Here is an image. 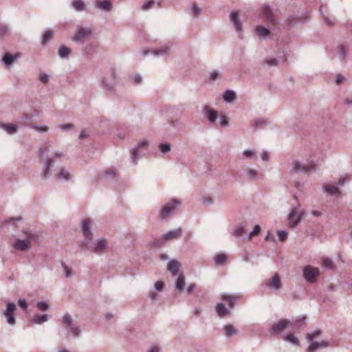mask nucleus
Instances as JSON below:
<instances>
[{"mask_svg":"<svg viewBox=\"0 0 352 352\" xmlns=\"http://www.w3.org/2000/svg\"><path fill=\"white\" fill-rule=\"evenodd\" d=\"M91 241L82 240L80 242V248L83 250H89L96 254L104 253L107 248V241L105 239L101 238L91 243Z\"/></svg>","mask_w":352,"mask_h":352,"instance_id":"nucleus-1","label":"nucleus"},{"mask_svg":"<svg viewBox=\"0 0 352 352\" xmlns=\"http://www.w3.org/2000/svg\"><path fill=\"white\" fill-rule=\"evenodd\" d=\"M62 324L67 331L66 338L68 339L70 336L79 337L81 333L80 327L74 323V320L69 314H65L62 319Z\"/></svg>","mask_w":352,"mask_h":352,"instance_id":"nucleus-2","label":"nucleus"},{"mask_svg":"<svg viewBox=\"0 0 352 352\" xmlns=\"http://www.w3.org/2000/svg\"><path fill=\"white\" fill-rule=\"evenodd\" d=\"M64 156L63 152L56 151L52 153V157H47L45 160L44 164L42 168L41 173V177L43 179H47L51 175V168L54 167L53 162L56 159L62 158Z\"/></svg>","mask_w":352,"mask_h":352,"instance_id":"nucleus-3","label":"nucleus"},{"mask_svg":"<svg viewBox=\"0 0 352 352\" xmlns=\"http://www.w3.org/2000/svg\"><path fill=\"white\" fill-rule=\"evenodd\" d=\"M181 205V201L177 199H173L160 210V216L162 219H166L168 217L175 214L178 208Z\"/></svg>","mask_w":352,"mask_h":352,"instance_id":"nucleus-4","label":"nucleus"},{"mask_svg":"<svg viewBox=\"0 0 352 352\" xmlns=\"http://www.w3.org/2000/svg\"><path fill=\"white\" fill-rule=\"evenodd\" d=\"M148 141L144 139L140 140L138 145L133 148L131 151V162L133 165H136L140 157L144 155V151L147 150Z\"/></svg>","mask_w":352,"mask_h":352,"instance_id":"nucleus-5","label":"nucleus"},{"mask_svg":"<svg viewBox=\"0 0 352 352\" xmlns=\"http://www.w3.org/2000/svg\"><path fill=\"white\" fill-rule=\"evenodd\" d=\"M92 35V30L89 27H78L72 41L77 44H82Z\"/></svg>","mask_w":352,"mask_h":352,"instance_id":"nucleus-6","label":"nucleus"},{"mask_svg":"<svg viewBox=\"0 0 352 352\" xmlns=\"http://www.w3.org/2000/svg\"><path fill=\"white\" fill-rule=\"evenodd\" d=\"M320 274V270L312 265H306L302 269V276L305 280L309 283H316Z\"/></svg>","mask_w":352,"mask_h":352,"instance_id":"nucleus-7","label":"nucleus"},{"mask_svg":"<svg viewBox=\"0 0 352 352\" xmlns=\"http://www.w3.org/2000/svg\"><path fill=\"white\" fill-rule=\"evenodd\" d=\"M26 238L25 239H16L13 243V248L18 251H27L31 248V240L34 238V235L30 232H25Z\"/></svg>","mask_w":352,"mask_h":352,"instance_id":"nucleus-8","label":"nucleus"},{"mask_svg":"<svg viewBox=\"0 0 352 352\" xmlns=\"http://www.w3.org/2000/svg\"><path fill=\"white\" fill-rule=\"evenodd\" d=\"M304 215V212L300 211L298 208L291 209L288 215V225L290 228H295L301 221Z\"/></svg>","mask_w":352,"mask_h":352,"instance_id":"nucleus-9","label":"nucleus"},{"mask_svg":"<svg viewBox=\"0 0 352 352\" xmlns=\"http://www.w3.org/2000/svg\"><path fill=\"white\" fill-rule=\"evenodd\" d=\"M16 309V305L13 302H8L6 310L3 314L6 319V322L10 325H14L16 323V319L14 317V311Z\"/></svg>","mask_w":352,"mask_h":352,"instance_id":"nucleus-10","label":"nucleus"},{"mask_svg":"<svg viewBox=\"0 0 352 352\" xmlns=\"http://www.w3.org/2000/svg\"><path fill=\"white\" fill-rule=\"evenodd\" d=\"M292 168L296 172L306 173L310 170L315 171L316 168L313 162L303 164L298 161H294L292 162Z\"/></svg>","mask_w":352,"mask_h":352,"instance_id":"nucleus-11","label":"nucleus"},{"mask_svg":"<svg viewBox=\"0 0 352 352\" xmlns=\"http://www.w3.org/2000/svg\"><path fill=\"white\" fill-rule=\"evenodd\" d=\"M348 52V46L340 44L332 51V58H338L340 61H344L347 57Z\"/></svg>","mask_w":352,"mask_h":352,"instance_id":"nucleus-12","label":"nucleus"},{"mask_svg":"<svg viewBox=\"0 0 352 352\" xmlns=\"http://www.w3.org/2000/svg\"><path fill=\"white\" fill-rule=\"evenodd\" d=\"M265 285V287L274 290H278L281 289L282 283L279 274L276 273L271 279L266 280Z\"/></svg>","mask_w":352,"mask_h":352,"instance_id":"nucleus-13","label":"nucleus"},{"mask_svg":"<svg viewBox=\"0 0 352 352\" xmlns=\"http://www.w3.org/2000/svg\"><path fill=\"white\" fill-rule=\"evenodd\" d=\"M81 230L85 237L84 240L92 241L93 233L91 230V221L89 219H85L82 221Z\"/></svg>","mask_w":352,"mask_h":352,"instance_id":"nucleus-14","label":"nucleus"},{"mask_svg":"<svg viewBox=\"0 0 352 352\" xmlns=\"http://www.w3.org/2000/svg\"><path fill=\"white\" fill-rule=\"evenodd\" d=\"M205 116L206 117V118L208 119L209 123L212 125H213L217 119L218 118V114H217V112L211 109L209 106L208 105H206L204 107V111H203Z\"/></svg>","mask_w":352,"mask_h":352,"instance_id":"nucleus-15","label":"nucleus"},{"mask_svg":"<svg viewBox=\"0 0 352 352\" xmlns=\"http://www.w3.org/2000/svg\"><path fill=\"white\" fill-rule=\"evenodd\" d=\"M170 52V47L164 45L157 50H144L142 52L143 56H146L148 54H151L155 56H162L168 54Z\"/></svg>","mask_w":352,"mask_h":352,"instance_id":"nucleus-16","label":"nucleus"},{"mask_svg":"<svg viewBox=\"0 0 352 352\" xmlns=\"http://www.w3.org/2000/svg\"><path fill=\"white\" fill-rule=\"evenodd\" d=\"M290 320L287 319H281L278 322L274 323L272 327V331L273 333H278L284 330L289 324Z\"/></svg>","mask_w":352,"mask_h":352,"instance_id":"nucleus-17","label":"nucleus"},{"mask_svg":"<svg viewBox=\"0 0 352 352\" xmlns=\"http://www.w3.org/2000/svg\"><path fill=\"white\" fill-rule=\"evenodd\" d=\"M56 177L61 181L68 182L72 179L71 174L63 167H59L57 169Z\"/></svg>","mask_w":352,"mask_h":352,"instance_id":"nucleus-18","label":"nucleus"},{"mask_svg":"<svg viewBox=\"0 0 352 352\" xmlns=\"http://www.w3.org/2000/svg\"><path fill=\"white\" fill-rule=\"evenodd\" d=\"M182 232V229L181 228L169 230L167 233L163 235V239L164 241L175 240L181 236Z\"/></svg>","mask_w":352,"mask_h":352,"instance_id":"nucleus-19","label":"nucleus"},{"mask_svg":"<svg viewBox=\"0 0 352 352\" xmlns=\"http://www.w3.org/2000/svg\"><path fill=\"white\" fill-rule=\"evenodd\" d=\"M261 15L264 17L267 21L272 24H275V18L274 16L268 6H263V10L261 11Z\"/></svg>","mask_w":352,"mask_h":352,"instance_id":"nucleus-20","label":"nucleus"},{"mask_svg":"<svg viewBox=\"0 0 352 352\" xmlns=\"http://www.w3.org/2000/svg\"><path fill=\"white\" fill-rule=\"evenodd\" d=\"M230 19L233 23L236 32H240L242 31V25L239 20L238 13L235 11H232L230 14Z\"/></svg>","mask_w":352,"mask_h":352,"instance_id":"nucleus-21","label":"nucleus"},{"mask_svg":"<svg viewBox=\"0 0 352 352\" xmlns=\"http://www.w3.org/2000/svg\"><path fill=\"white\" fill-rule=\"evenodd\" d=\"M215 311L217 316L220 318H223L230 314L229 308H226L225 305L222 302H218L217 304Z\"/></svg>","mask_w":352,"mask_h":352,"instance_id":"nucleus-22","label":"nucleus"},{"mask_svg":"<svg viewBox=\"0 0 352 352\" xmlns=\"http://www.w3.org/2000/svg\"><path fill=\"white\" fill-rule=\"evenodd\" d=\"M241 298L240 296L236 295H228V294H223L221 296V299L228 303V308L232 309L234 306V302Z\"/></svg>","mask_w":352,"mask_h":352,"instance_id":"nucleus-23","label":"nucleus"},{"mask_svg":"<svg viewBox=\"0 0 352 352\" xmlns=\"http://www.w3.org/2000/svg\"><path fill=\"white\" fill-rule=\"evenodd\" d=\"M180 263L175 259L170 261L168 263L167 270L173 276H176L178 273Z\"/></svg>","mask_w":352,"mask_h":352,"instance_id":"nucleus-24","label":"nucleus"},{"mask_svg":"<svg viewBox=\"0 0 352 352\" xmlns=\"http://www.w3.org/2000/svg\"><path fill=\"white\" fill-rule=\"evenodd\" d=\"M96 6L100 10L107 12L111 10L113 8L112 3L110 0L97 1Z\"/></svg>","mask_w":352,"mask_h":352,"instance_id":"nucleus-25","label":"nucleus"},{"mask_svg":"<svg viewBox=\"0 0 352 352\" xmlns=\"http://www.w3.org/2000/svg\"><path fill=\"white\" fill-rule=\"evenodd\" d=\"M19 56V54L18 53L15 54H11L10 53L7 52L3 57V61L6 65L9 66L12 64Z\"/></svg>","mask_w":352,"mask_h":352,"instance_id":"nucleus-26","label":"nucleus"},{"mask_svg":"<svg viewBox=\"0 0 352 352\" xmlns=\"http://www.w3.org/2000/svg\"><path fill=\"white\" fill-rule=\"evenodd\" d=\"M323 190L324 192L331 195H339L340 193V191L338 189V188L334 185H324L323 186Z\"/></svg>","mask_w":352,"mask_h":352,"instance_id":"nucleus-27","label":"nucleus"},{"mask_svg":"<svg viewBox=\"0 0 352 352\" xmlns=\"http://www.w3.org/2000/svg\"><path fill=\"white\" fill-rule=\"evenodd\" d=\"M185 285V278L183 274H179L177 277V279L175 283V289L181 292L184 289Z\"/></svg>","mask_w":352,"mask_h":352,"instance_id":"nucleus-28","label":"nucleus"},{"mask_svg":"<svg viewBox=\"0 0 352 352\" xmlns=\"http://www.w3.org/2000/svg\"><path fill=\"white\" fill-rule=\"evenodd\" d=\"M322 267L330 270H335L336 265L333 261L327 257H324L322 258V262L321 264Z\"/></svg>","mask_w":352,"mask_h":352,"instance_id":"nucleus-29","label":"nucleus"},{"mask_svg":"<svg viewBox=\"0 0 352 352\" xmlns=\"http://www.w3.org/2000/svg\"><path fill=\"white\" fill-rule=\"evenodd\" d=\"M1 127L8 134L12 135L17 131V126L13 124H1Z\"/></svg>","mask_w":352,"mask_h":352,"instance_id":"nucleus-30","label":"nucleus"},{"mask_svg":"<svg viewBox=\"0 0 352 352\" xmlns=\"http://www.w3.org/2000/svg\"><path fill=\"white\" fill-rule=\"evenodd\" d=\"M71 53L72 50L70 48L65 45H61L58 49V54L60 58H67Z\"/></svg>","mask_w":352,"mask_h":352,"instance_id":"nucleus-31","label":"nucleus"},{"mask_svg":"<svg viewBox=\"0 0 352 352\" xmlns=\"http://www.w3.org/2000/svg\"><path fill=\"white\" fill-rule=\"evenodd\" d=\"M101 83L102 88L109 91H113L116 85L115 82L108 81L107 78H103Z\"/></svg>","mask_w":352,"mask_h":352,"instance_id":"nucleus-32","label":"nucleus"},{"mask_svg":"<svg viewBox=\"0 0 352 352\" xmlns=\"http://www.w3.org/2000/svg\"><path fill=\"white\" fill-rule=\"evenodd\" d=\"M223 329L226 337H230L238 333L237 329H236L232 324H226Z\"/></svg>","mask_w":352,"mask_h":352,"instance_id":"nucleus-33","label":"nucleus"},{"mask_svg":"<svg viewBox=\"0 0 352 352\" xmlns=\"http://www.w3.org/2000/svg\"><path fill=\"white\" fill-rule=\"evenodd\" d=\"M236 98V94L232 90H226L223 94V100L226 102H232Z\"/></svg>","mask_w":352,"mask_h":352,"instance_id":"nucleus-34","label":"nucleus"},{"mask_svg":"<svg viewBox=\"0 0 352 352\" xmlns=\"http://www.w3.org/2000/svg\"><path fill=\"white\" fill-rule=\"evenodd\" d=\"M49 316L47 314L36 315L32 319V322L35 324H42L47 321Z\"/></svg>","mask_w":352,"mask_h":352,"instance_id":"nucleus-35","label":"nucleus"},{"mask_svg":"<svg viewBox=\"0 0 352 352\" xmlns=\"http://www.w3.org/2000/svg\"><path fill=\"white\" fill-rule=\"evenodd\" d=\"M73 8L78 12L83 11L85 9V3L82 0H75L72 3Z\"/></svg>","mask_w":352,"mask_h":352,"instance_id":"nucleus-36","label":"nucleus"},{"mask_svg":"<svg viewBox=\"0 0 352 352\" xmlns=\"http://www.w3.org/2000/svg\"><path fill=\"white\" fill-rule=\"evenodd\" d=\"M256 31L260 37H265L270 34V30L262 25L257 26Z\"/></svg>","mask_w":352,"mask_h":352,"instance_id":"nucleus-37","label":"nucleus"},{"mask_svg":"<svg viewBox=\"0 0 352 352\" xmlns=\"http://www.w3.org/2000/svg\"><path fill=\"white\" fill-rule=\"evenodd\" d=\"M227 256L224 254H218L214 258L215 264L217 265H223L227 261Z\"/></svg>","mask_w":352,"mask_h":352,"instance_id":"nucleus-38","label":"nucleus"},{"mask_svg":"<svg viewBox=\"0 0 352 352\" xmlns=\"http://www.w3.org/2000/svg\"><path fill=\"white\" fill-rule=\"evenodd\" d=\"M245 227H246V226L245 224L238 226L232 232V235L235 236V237L243 236V234H245Z\"/></svg>","mask_w":352,"mask_h":352,"instance_id":"nucleus-39","label":"nucleus"},{"mask_svg":"<svg viewBox=\"0 0 352 352\" xmlns=\"http://www.w3.org/2000/svg\"><path fill=\"white\" fill-rule=\"evenodd\" d=\"M266 124V122L265 120L261 118H258L254 120L252 126L254 127V130H256L258 129L263 128Z\"/></svg>","mask_w":352,"mask_h":352,"instance_id":"nucleus-40","label":"nucleus"},{"mask_svg":"<svg viewBox=\"0 0 352 352\" xmlns=\"http://www.w3.org/2000/svg\"><path fill=\"white\" fill-rule=\"evenodd\" d=\"M246 175L250 180H254L258 178V172L256 170L248 168Z\"/></svg>","mask_w":352,"mask_h":352,"instance_id":"nucleus-41","label":"nucleus"},{"mask_svg":"<svg viewBox=\"0 0 352 352\" xmlns=\"http://www.w3.org/2000/svg\"><path fill=\"white\" fill-rule=\"evenodd\" d=\"M283 339L285 340L290 342L297 346H298L300 344V342H299L298 338L293 333H289V334L287 335L286 336H285L283 338Z\"/></svg>","mask_w":352,"mask_h":352,"instance_id":"nucleus-42","label":"nucleus"},{"mask_svg":"<svg viewBox=\"0 0 352 352\" xmlns=\"http://www.w3.org/2000/svg\"><path fill=\"white\" fill-rule=\"evenodd\" d=\"M10 34V28L8 25L0 24V38L7 36Z\"/></svg>","mask_w":352,"mask_h":352,"instance_id":"nucleus-43","label":"nucleus"},{"mask_svg":"<svg viewBox=\"0 0 352 352\" xmlns=\"http://www.w3.org/2000/svg\"><path fill=\"white\" fill-rule=\"evenodd\" d=\"M60 265L62 266V268L63 270V272L65 273V276L66 278H70L72 276V270L70 268H69L66 263L64 261L60 262Z\"/></svg>","mask_w":352,"mask_h":352,"instance_id":"nucleus-44","label":"nucleus"},{"mask_svg":"<svg viewBox=\"0 0 352 352\" xmlns=\"http://www.w3.org/2000/svg\"><path fill=\"white\" fill-rule=\"evenodd\" d=\"M52 36H53V32L52 30L46 31L43 36L42 43L43 44H45L46 43H47L50 40H51V38H52Z\"/></svg>","mask_w":352,"mask_h":352,"instance_id":"nucleus-45","label":"nucleus"},{"mask_svg":"<svg viewBox=\"0 0 352 352\" xmlns=\"http://www.w3.org/2000/svg\"><path fill=\"white\" fill-rule=\"evenodd\" d=\"M242 155L244 158L252 159L256 157V152L252 150L248 149L245 150Z\"/></svg>","mask_w":352,"mask_h":352,"instance_id":"nucleus-46","label":"nucleus"},{"mask_svg":"<svg viewBox=\"0 0 352 352\" xmlns=\"http://www.w3.org/2000/svg\"><path fill=\"white\" fill-rule=\"evenodd\" d=\"M160 151L163 153H166L170 151V145L168 143L160 144L159 145Z\"/></svg>","mask_w":352,"mask_h":352,"instance_id":"nucleus-47","label":"nucleus"},{"mask_svg":"<svg viewBox=\"0 0 352 352\" xmlns=\"http://www.w3.org/2000/svg\"><path fill=\"white\" fill-rule=\"evenodd\" d=\"M322 334V332L319 330H316V331H314L313 333H308L306 336V338L309 340H314V338H318L319 336H320Z\"/></svg>","mask_w":352,"mask_h":352,"instance_id":"nucleus-48","label":"nucleus"},{"mask_svg":"<svg viewBox=\"0 0 352 352\" xmlns=\"http://www.w3.org/2000/svg\"><path fill=\"white\" fill-rule=\"evenodd\" d=\"M319 348V342H312L308 346L307 352H314Z\"/></svg>","mask_w":352,"mask_h":352,"instance_id":"nucleus-49","label":"nucleus"},{"mask_svg":"<svg viewBox=\"0 0 352 352\" xmlns=\"http://www.w3.org/2000/svg\"><path fill=\"white\" fill-rule=\"evenodd\" d=\"M201 12V8H199L196 3H193L192 4V12L195 17H197Z\"/></svg>","mask_w":352,"mask_h":352,"instance_id":"nucleus-50","label":"nucleus"},{"mask_svg":"<svg viewBox=\"0 0 352 352\" xmlns=\"http://www.w3.org/2000/svg\"><path fill=\"white\" fill-rule=\"evenodd\" d=\"M36 307L40 309L41 311H47L49 309V305L45 302H38L36 304Z\"/></svg>","mask_w":352,"mask_h":352,"instance_id":"nucleus-51","label":"nucleus"},{"mask_svg":"<svg viewBox=\"0 0 352 352\" xmlns=\"http://www.w3.org/2000/svg\"><path fill=\"white\" fill-rule=\"evenodd\" d=\"M261 231V227L258 225H256L254 227L253 230L249 234L248 239H251L253 236L257 235Z\"/></svg>","mask_w":352,"mask_h":352,"instance_id":"nucleus-52","label":"nucleus"},{"mask_svg":"<svg viewBox=\"0 0 352 352\" xmlns=\"http://www.w3.org/2000/svg\"><path fill=\"white\" fill-rule=\"evenodd\" d=\"M277 234L280 241H285L287 238V232L285 230H278Z\"/></svg>","mask_w":352,"mask_h":352,"instance_id":"nucleus-53","label":"nucleus"},{"mask_svg":"<svg viewBox=\"0 0 352 352\" xmlns=\"http://www.w3.org/2000/svg\"><path fill=\"white\" fill-rule=\"evenodd\" d=\"M32 128L35 129L36 131L41 132V133H45L47 132L48 130V128L46 126H41V125H33Z\"/></svg>","mask_w":352,"mask_h":352,"instance_id":"nucleus-54","label":"nucleus"},{"mask_svg":"<svg viewBox=\"0 0 352 352\" xmlns=\"http://www.w3.org/2000/svg\"><path fill=\"white\" fill-rule=\"evenodd\" d=\"M220 118V124L221 127H226L228 125V118L225 116H221Z\"/></svg>","mask_w":352,"mask_h":352,"instance_id":"nucleus-55","label":"nucleus"},{"mask_svg":"<svg viewBox=\"0 0 352 352\" xmlns=\"http://www.w3.org/2000/svg\"><path fill=\"white\" fill-rule=\"evenodd\" d=\"M39 80L43 83H47L49 81V76L45 73H41L39 75Z\"/></svg>","mask_w":352,"mask_h":352,"instance_id":"nucleus-56","label":"nucleus"},{"mask_svg":"<svg viewBox=\"0 0 352 352\" xmlns=\"http://www.w3.org/2000/svg\"><path fill=\"white\" fill-rule=\"evenodd\" d=\"M18 305L20 307H21L24 310H26L28 307V302L25 299H19L18 301Z\"/></svg>","mask_w":352,"mask_h":352,"instance_id":"nucleus-57","label":"nucleus"},{"mask_svg":"<svg viewBox=\"0 0 352 352\" xmlns=\"http://www.w3.org/2000/svg\"><path fill=\"white\" fill-rule=\"evenodd\" d=\"M219 72L217 71H212L209 76V79L210 80H215L219 77Z\"/></svg>","mask_w":352,"mask_h":352,"instance_id":"nucleus-58","label":"nucleus"},{"mask_svg":"<svg viewBox=\"0 0 352 352\" xmlns=\"http://www.w3.org/2000/svg\"><path fill=\"white\" fill-rule=\"evenodd\" d=\"M305 320H306L305 316H302L298 320H296L294 322L295 327H300L302 324H304L305 322Z\"/></svg>","mask_w":352,"mask_h":352,"instance_id":"nucleus-59","label":"nucleus"},{"mask_svg":"<svg viewBox=\"0 0 352 352\" xmlns=\"http://www.w3.org/2000/svg\"><path fill=\"white\" fill-rule=\"evenodd\" d=\"M103 175L109 178H113L116 176V172L113 170H107L103 173Z\"/></svg>","mask_w":352,"mask_h":352,"instance_id":"nucleus-60","label":"nucleus"},{"mask_svg":"<svg viewBox=\"0 0 352 352\" xmlns=\"http://www.w3.org/2000/svg\"><path fill=\"white\" fill-rule=\"evenodd\" d=\"M163 287H164V283H163V282H162L160 280L155 282L154 284L155 289L159 292H160L163 289Z\"/></svg>","mask_w":352,"mask_h":352,"instance_id":"nucleus-61","label":"nucleus"},{"mask_svg":"<svg viewBox=\"0 0 352 352\" xmlns=\"http://www.w3.org/2000/svg\"><path fill=\"white\" fill-rule=\"evenodd\" d=\"M268 66H275L278 64V60L276 58H269L265 60Z\"/></svg>","mask_w":352,"mask_h":352,"instance_id":"nucleus-62","label":"nucleus"},{"mask_svg":"<svg viewBox=\"0 0 352 352\" xmlns=\"http://www.w3.org/2000/svg\"><path fill=\"white\" fill-rule=\"evenodd\" d=\"M85 53L87 54H91L94 52L93 45L91 44L87 45L84 49Z\"/></svg>","mask_w":352,"mask_h":352,"instance_id":"nucleus-63","label":"nucleus"},{"mask_svg":"<svg viewBox=\"0 0 352 352\" xmlns=\"http://www.w3.org/2000/svg\"><path fill=\"white\" fill-rule=\"evenodd\" d=\"M153 3H154L153 1H149L145 2L142 6V9L144 10H146L149 9L150 8H151V6L153 5Z\"/></svg>","mask_w":352,"mask_h":352,"instance_id":"nucleus-64","label":"nucleus"}]
</instances>
